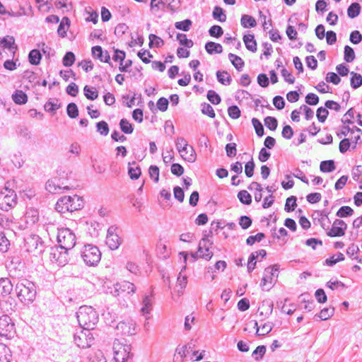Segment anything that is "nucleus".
<instances>
[{
	"label": "nucleus",
	"instance_id": "obj_1",
	"mask_svg": "<svg viewBox=\"0 0 362 362\" xmlns=\"http://www.w3.org/2000/svg\"><path fill=\"white\" fill-rule=\"evenodd\" d=\"M15 291L18 300L25 305L32 304L35 300L37 295L36 286L33 282L26 279L18 281Z\"/></svg>",
	"mask_w": 362,
	"mask_h": 362
},
{
	"label": "nucleus",
	"instance_id": "obj_2",
	"mask_svg": "<svg viewBox=\"0 0 362 362\" xmlns=\"http://www.w3.org/2000/svg\"><path fill=\"white\" fill-rule=\"evenodd\" d=\"M76 315L79 325L83 330L93 329L98 322V314L91 306H81Z\"/></svg>",
	"mask_w": 362,
	"mask_h": 362
},
{
	"label": "nucleus",
	"instance_id": "obj_3",
	"mask_svg": "<svg viewBox=\"0 0 362 362\" xmlns=\"http://www.w3.org/2000/svg\"><path fill=\"white\" fill-rule=\"evenodd\" d=\"M83 206L82 198L78 195L64 196L57 202L55 209L61 213L73 212L81 209Z\"/></svg>",
	"mask_w": 362,
	"mask_h": 362
},
{
	"label": "nucleus",
	"instance_id": "obj_4",
	"mask_svg": "<svg viewBox=\"0 0 362 362\" xmlns=\"http://www.w3.org/2000/svg\"><path fill=\"white\" fill-rule=\"evenodd\" d=\"M81 256L86 265L95 266L100 261L101 252L97 246L86 245L81 250Z\"/></svg>",
	"mask_w": 362,
	"mask_h": 362
},
{
	"label": "nucleus",
	"instance_id": "obj_5",
	"mask_svg": "<svg viewBox=\"0 0 362 362\" xmlns=\"http://www.w3.org/2000/svg\"><path fill=\"white\" fill-rule=\"evenodd\" d=\"M57 242L62 249L69 250L76 245V235L68 228L58 230Z\"/></svg>",
	"mask_w": 362,
	"mask_h": 362
},
{
	"label": "nucleus",
	"instance_id": "obj_6",
	"mask_svg": "<svg viewBox=\"0 0 362 362\" xmlns=\"http://www.w3.org/2000/svg\"><path fill=\"white\" fill-rule=\"evenodd\" d=\"M18 197L15 191L5 188L0 192V209L8 211L17 204Z\"/></svg>",
	"mask_w": 362,
	"mask_h": 362
},
{
	"label": "nucleus",
	"instance_id": "obj_7",
	"mask_svg": "<svg viewBox=\"0 0 362 362\" xmlns=\"http://www.w3.org/2000/svg\"><path fill=\"white\" fill-rule=\"evenodd\" d=\"M26 250L37 256L45 251V245L41 238L37 235H31L25 239Z\"/></svg>",
	"mask_w": 362,
	"mask_h": 362
},
{
	"label": "nucleus",
	"instance_id": "obj_8",
	"mask_svg": "<svg viewBox=\"0 0 362 362\" xmlns=\"http://www.w3.org/2000/svg\"><path fill=\"white\" fill-rule=\"evenodd\" d=\"M279 266L274 264L267 267L264 269L263 277L261 280L260 286L263 290L269 291L276 279L278 277Z\"/></svg>",
	"mask_w": 362,
	"mask_h": 362
},
{
	"label": "nucleus",
	"instance_id": "obj_9",
	"mask_svg": "<svg viewBox=\"0 0 362 362\" xmlns=\"http://www.w3.org/2000/svg\"><path fill=\"white\" fill-rule=\"evenodd\" d=\"M16 334L15 324L8 315L0 317V336L11 339Z\"/></svg>",
	"mask_w": 362,
	"mask_h": 362
},
{
	"label": "nucleus",
	"instance_id": "obj_10",
	"mask_svg": "<svg viewBox=\"0 0 362 362\" xmlns=\"http://www.w3.org/2000/svg\"><path fill=\"white\" fill-rule=\"evenodd\" d=\"M68 251L62 249V247H51L49 251L50 261L61 267L66 265L69 262Z\"/></svg>",
	"mask_w": 362,
	"mask_h": 362
},
{
	"label": "nucleus",
	"instance_id": "obj_11",
	"mask_svg": "<svg viewBox=\"0 0 362 362\" xmlns=\"http://www.w3.org/2000/svg\"><path fill=\"white\" fill-rule=\"evenodd\" d=\"M136 291V286L134 284L123 281L118 282L114 286V291L111 293L115 296H126L134 293Z\"/></svg>",
	"mask_w": 362,
	"mask_h": 362
},
{
	"label": "nucleus",
	"instance_id": "obj_12",
	"mask_svg": "<svg viewBox=\"0 0 362 362\" xmlns=\"http://www.w3.org/2000/svg\"><path fill=\"white\" fill-rule=\"evenodd\" d=\"M176 148L178 152L180 153L182 158L185 160L193 163L196 160L197 155L196 152L192 146H189L190 153L189 156H185L182 154V153L187 151V147L188 146V144L187 141L183 137H178L175 141Z\"/></svg>",
	"mask_w": 362,
	"mask_h": 362
},
{
	"label": "nucleus",
	"instance_id": "obj_13",
	"mask_svg": "<svg viewBox=\"0 0 362 362\" xmlns=\"http://www.w3.org/2000/svg\"><path fill=\"white\" fill-rule=\"evenodd\" d=\"M74 341L77 346L82 349L88 348L94 341L93 336L90 331H81L74 335Z\"/></svg>",
	"mask_w": 362,
	"mask_h": 362
},
{
	"label": "nucleus",
	"instance_id": "obj_14",
	"mask_svg": "<svg viewBox=\"0 0 362 362\" xmlns=\"http://www.w3.org/2000/svg\"><path fill=\"white\" fill-rule=\"evenodd\" d=\"M209 242V240L207 238V235H205L199 242L197 252L192 253V257L194 260L198 257L205 259L206 260L211 259L213 253L209 251V246L207 245Z\"/></svg>",
	"mask_w": 362,
	"mask_h": 362
},
{
	"label": "nucleus",
	"instance_id": "obj_15",
	"mask_svg": "<svg viewBox=\"0 0 362 362\" xmlns=\"http://www.w3.org/2000/svg\"><path fill=\"white\" fill-rule=\"evenodd\" d=\"M130 346L124 345L115 351L114 359L116 362H125L131 360L133 354L131 353Z\"/></svg>",
	"mask_w": 362,
	"mask_h": 362
},
{
	"label": "nucleus",
	"instance_id": "obj_16",
	"mask_svg": "<svg viewBox=\"0 0 362 362\" xmlns=\"http://www.w3.org/2000/svg\"><path fill=\"white\" fill-rule=\"evenodd\" d=\"M116 329L123 335H133L136 331V323L132 320L122 321L117 324Z\"/></svg>",
	"mask_w": 362,
	"mask_h": 362
},
{
	"label": "nucleus",
	"instance_id": "obj_17",
	"mask_svg": "<svg viewBox=\"0 0 362 362\" xmlns=\"http://www.w3.org/2000/svg\"><path fill=\"white\" fill-rule=\"evenodd\" d=\"M39 211L37 209L30 207L26 209L24 218L27 226H32L39 221Z\"/></svg>",
	"mask_w": 362,
	"mask_h": 362
},
{
	"label": "nucleus",
	"instance_id": "obj_18",
	"mask_svg": "<svg viewBox=\"0 0 362 362\" xmlns=\"http://www.w3.org/2000/svg\"><path fill=\"white\" fill-rule=\"evenodd\" d=\"M59 180L54 179V180H49L46 182L45 188L46 189L52 193V194H57L61 192L62 189H68L69 187H61L59 183Z\"/></svg>",
	"mask_w": 362,
	"mask_h": 362
},
{
	"label": "nucleus",
	"instance_id": "obj_19",
	"mask_svg": "<svg viewBox=\"0 0 362 362\" xmlns=\"http://www.w3.org/2000/svg\"><path fill=\"white\" fill-rule=\"evenodd\" d=\"M13 285L8 278L0 279V294L3 296H7L13 291Z\"/></svg>",
	"mask_w": 362,
	"mask_h": 362
},
{
	"label": "nucleus",
	"instance_id": "obj_20",
	"mask_svg": "<svg viewBox=\"0 0 362 362\" xmlns=\"http://www.w3.org/2000/svg\"><path fill=\"white\" fill-rule=\"evenodd\" d=\"M152 310V295L146 296L143 300V306L141 309V312L146 317V320H148L151 318V311Z\"/></svg>",
	"mask_w": 362,
	"mask_h": 362
},
{
	"label": "nucleus",
	"instance_id": "obj_21",
	"mask_svg": "<svg viewBox=\"0 0 362 362\" xmlns=\"http://www.w3.org/2000/svg\"><path fill=\"white\" fill-rule=\"evenodd\" d=\"M195 342L193 340H191L187 344L182 346H177L175 352L180 356L182 358H184L189 351H192L195 348Z\"/></svg>",
	"mask_w": 362,
	"mask_h": 362
},
{
	"label": "nucleus",
	"instance_id": "obj_22",
	"mask_svg": "<svg viewBox=\"0 0 362 362\" xmlns=\"http://www.w3.org/2000/svg\"><path fill=\"white\" fill-rule=\"evenodd\" d=\"M205 49L209 54H221L223 52V47L221 44L212 41L205 44Z\"/></svg>",
	"mask_w": 362,
	"mask_h": 362
},
{
	"label": "nucleus",
	"instance_id": "obj_23",
	"mask_svg": "<svg viewBox=\"0 0 362 362\" xmlns=\"http://www.w3.org/2000/svg\"><path fill=\"white\" fill-rule=\"evenodd\" d=\"M11 351L6 345L0 343V362H11Z\"/></svg>",
	"mask_w": 362,
	"mask_h": 362
},
{
	"label": "nucleus",
	"instance_id": "obj_24",
	"mask_svg": "<svg viewBox=\"0 0 362 362\" xmlns=\"http://www.w3.org/2000/svg\"><path fill=\"white\" fill-rule=\"evenodd\" d=\"M105 242L109 248L112 250L117 249L121 244L120 238L117 234L107 235Z\"/></svg>",
	"mask_w": 362,
	"mask_h": 362
},
{
	"label": "nucleus",
	"instance_id": "obj_25",
	"mask_svg": "<svg viewBox=\"0 0 362 362\" xmlns=\"http://www.w3.org/2000/svg\"><path fill=\"white\" fill-rule=\"evenodd\" d=\"M243 41L245 45L246 48L252 52H255L257 51V42L255 40V36L252 34H247L243 36Z\"/></svg>",
	"mask_w": 362,
	"mask_h": 362
},
{
	"label": "nucleus",
	"instance_id": "obj_26",
	"mask_svg": "<svg viewBox=\"0 0 362 362\" xmlns=\"http://www.w3.org/2000/svg\"><path fill=\"white\" fill-rule=\"evenodd\" d=\"M2 47L8 49L10 51L15 52L17 49V46L15 45V39L13 36L6 35L1 38Z\"/></svg>",
	"mask_w": 362,
	"mask_h": 362
},
{
	"label": "nucleus",
	"instance_id": "obj_27",
	"mask_svg": "<svg viewBox=\"0 0 362 362\" xmlns=\"http://www.w3.org/2000/svg\"><path fill=\"white\" fill-rule=\"evenodd\" d=\"M12 99L16 104L23 105L28 101V96L25 92L21 90H16L12 94Z\"/></svg>",
	"mask_w": 362,
	"mask_h": 362
},
{
	"label": "nucleus",
	"instance_id": "obj_28",
	"mask_svg": "<svg viewBox=\"0 0 362 362\" xmlns=\"http://www.w3.org/2000/svg\"><path fill=\"white\" fill-rule=\"evenodd\" d=\"M241 25L245 28H254L257 25L256 20L254 17L250 15L244 14L240 19Z\"/></svg>",
	"mask_w": 362,
	"mask_h": 362
},
{
	"label": "nucleus",
	"instance_id": "obj_29",
	"mask_svg": "<svg viewBox=\"0 0 362 362\" xmlns=\"http://www.w3.org/2000/svg\"><path fill=\"white\" fill-rule=\"evenodd\" d=\"M228 59L231 64L238 71H241L243 70L245 62L241 57L234 54L230 53L228 54Z\"/></svg>",
	"mask_w": 362,
	"mask_h": 362
},
{
	"label": "nucleus",
	"instance_id": "obj_30",
	"mask_svg": "<svg viewBox=\"0 0 362 362\" xmlns=\"http://www.w3.org/2000/svg\"><path fill=\"white\" fill-rule=\"evenodd\" d=\"M42 59V54L40 52L34 49H32L28 54V61L32 65H38Z\"/></svg>",
	"mask_w": 362,
	"mask_h": 362
},
{
	"label": "nucleus",
	"instance_id": "obj_31",
	"mask_svg": "<svg viewBox=\"0 0 362 362\" xmlns=\"http://www.w3.org/2000/svg\"><path fill=\"white\" fill-rule=\"evenodd\" d=\"M216 78L219 83L225 86L230 85L232 81L230 74L226 71H218L216 72Z\"/></svg>",
	"mask_w": 362,
	"mask_h": 362
},
{
	"label": "nucleus",
	"instance_id": "obj_32",
	"mask_svg": "<svg viewBox=\"0 0 362 362\" xmlns=\"http://www.w3.org/2000/svg\"><path fill=\"white\" fill-rule=\"evenodd\" d=\"M70 25V20L68 17H64L60 22L58 29L57 33L60 37H64L66 35V30Z\"/></svg>",
	"mask_w": 362,
	"mask_h": 362
},
{
	"label": "nucleus",
	"instance_id": "obj_33",
	"mask_svg": "<svg viewBox=\"0 0 362 362\" xmlns=\"http://www.w3.org/2000/svg\"><path fill=\"white\" fill-rule=\"evenodd\" d=\"M335 168V163L333 160H323L320 165V170L322 173H331L334 171Z\"/></svg>",
	"mask_w": 362,
	"mask_h": 362
},
{
	"label": "nucleus",
	"instance_id": "obj_34",
	"mask_svg": "<svg viewBox=\"0 0 362 362\" xmlns=\"http://www.w3.org/2000/svg\"><path fill=\"white\" fill-rule=\"evenodd\" d=\"M361 8V5L358 3H352L347 8L348 16L351 18L357 17L360 14Z\"/></svg>",
	"mask_w": 362,
	"mask_h": 362
},
{
	"label": "nucleus",
	"instance_id": "obj_35",
	"mask_svg": "<svg viewBox=\"0 0 362 362\" xmlns=\"http://www.w3.org/2000/svg\"><path fill=\"white\" fill-rule=\"evenodd\" d=\"M83 93L86 98L90 100H95L98 97V91L95 87L85 86Z\"/></svg>",
	"mask_w": 362,
	"mask_h": 362
},
{
	"label": "nucleus",
	"instance_id": "obj_36",
	"mask_svg": "<svg viewBox=\"0 0 362 362\" xmlns=\"http://www.w3.org/2000/svg\"><path fill=\"white\" fill-rule=\"evenodd\" d=\"M11 245L10 241L8 240L4 231H0V252H6L8 250Z\"/></svg>",
	"mask_w": 362,
	"mask_h": 362
},
{
	"label": "nucleus",
	"instance_id": "obj_37",
	"mask_svg": "<svg viewBox=\"0 0 362 362\" xmlns=\"http://www.w3.org/2000/svg\"><path fill=\"white\" fill-rule=\"evenodd\" d=\"M334 308H325L319 314L315 315V317H319L321 320H326L334 315Z\"/></svg>",
	"mask_w": 362,
	"mask_h": 362
},
{
	"label": "nucleus",
	"instance_id": "obj_38",
	"mask_svg": "<svg viewBox=\"0 0 362 362\" xmlns=\"http://www.w3.org/2000/svg\"><path fill=\"white\" fill-rule=\"evenodd\" d=\"M149 39V47L151 48L153 46L159 48L161 47L164 45V41L158 36L154 34H150L148 36Z\"/></svg>",
	"mask_w": 362,
	"mask_h": 362
},
{
	"label": "nucleus",
	"instance_id": "obj_39",
	"mask_svg": "<svg viewBox=\"0 0 362 362\" xmlns=\"http://www.w3.org/2000/svg\"><path fill=\"white\" fill-rule=\"evenodd\" d=\"M351 75L352 76L351 78V86L354 89H356L362 86V76L360 74L355 73L351 71Z\"/></svg>",
	"mask_w": 362,
	"mask_h": 362
},
{
	"label": "nucleus",
	"instance_id": "obj_40",
	"mask_svg": "<svg viewBox=\"0 0 362 362\" xmlns=\"http://www.w3.org/2000/svg\"><path fill=\"white\" fill-rule=\"evenodd\" d=\"M238 198L243 204L249 205L252 203V196L246 190L240 191L238 194Z\"/></svg>",
	"mask_w": 362,
	"mask_h": 362
},
{
	"label": "nucleus",
	"instance_id": "obj_41",
	"mask_svg": "<svg viewBox=\"0 0 362 362\" xmlns=\"http://www.w3.org/2000/svg\"><path fill=\"white\" fill-rule=\"evenodd\" d=\"M212 16L214 19L218 20L220 22L223 23L226 21V16L224 13L223 8L218 6L214 7Z\"/></svg>",
	"mask_w": 362,
	"mask_h": 362
},
{
	"label": "nucleus",
	"instance_id": "obj_42",
	"mask_svg": "<svg viewBox=\"0 0 362 362\" xmlns=\"http://www.w3.org/2000/svg\"><path fill=\"white\" fill-rule=\"evenodd\" d=\"M192 22L189 19H185L182 21H178L175 23V27L177 30H180L185 32L189 31L192 26Z\"/></svg>",
	"mask_w": 362,
	"mask_h": 362
},
{
	"label": "nucleus",
	"instance_id": "obj_43",
	"mask_svg": "<svg viewBox=\"0 0 362 362\" xmlns=\"http://www.w3.org/2000/svg\"><path fill=\"white\" fill-rule=\"evenodd\" d=\"M354 210L349 206H343L337 211L336 216L339 218H345L352 216Z\"/></svg>",
	"mask_w": 362,
	"mask_h": 362
},
{
	"label": "nucleus",
	"instance_id": "obj_44",
	"mask_svg": "<svg viewBox=\"0 0 362 362\" xmlns=\"http://www.w3.org/2000/svg\"><path fill=\"white\" fill-rule=\"evenodd\" d=\"M345 231L346 230H344L341 227L332 225V228L327 232V235L329 237H341L345 234Z\"/></svg>",
	"mask_w": 362,
	"mask_h": 362
},
{
	"label": "nucleus",
	"instance_id": "obj_45",
	"mask_svg": "<svg viewBox=\"0 0 362 362\" xmlns=\"http://www.w3.org/2000/svg\"><path fill=\"white\" fill-rule=\"evenodd\" d=\"M119 127L122 132L127 134H132L134 131L132 124L127 119H122L120 120Z\"/></svg>",
	"mask_w": 362,
	"mask_h": 362
},
{
	"label": "nucleus",
	"instance_id": "obj_46",
	"mask_svg": "<svg viewBox=\"0 0 362 362\" xmlns=\"http://www.w3.org/2000/svg\"><path fill=\"white\" fill-rule=\"evenodd\" d=\"M252 124L255 128L257 135L259 137H262L264 134V129L261 122L257 118H252Z\"/></svg>",
	"mask_w": 362,
	"mask_h": 362
},
{
	"label": "nucleus",
	"instance_id": "obj_47",
	"mask_svg": "<svg viewBox=\"0 0 362 362\" xmlns=\"http://www.w3.org/2000/svg\"><path fill=\"white\" fill-rule=\"evenodd\" d=\"M177 40L179 41L181 45H183L187 48H190L193 46L194 43L192 40L187 39V35L183 33H177Z\"/></svg>",
	"mask_w": 362,
	"mask_h": 362
},
{
	"label": "nucleus",
	"instance_id": "obj_48",
	"mask_svg": "<svg viewBox=\"0 0 362 362\" xmlns=\"http://www.w3.org/2000/svg\"><path fill=\"white\" fill-rule=\"evenodd\" d=\"M296 200L297 199L294 196H291L287 198L284 207L285 211L287 212L293 211L297 206Z\"/></svg>",
	"mask_w": 362,
	"mask_h": 362
},
{
	"label": "nucleus",
	"instance_id": "obj_49",
	"mask_svg": "<svg viewBox=\"0 0 362 362\" xmlns=\"http://www.w3.org/2000/svg\"><path fill=\"white\" fill-rule=\"evenodd\" d=\"M355 52L353 48H351L349 45H346L344 47V59L346 62H352L355 59Z\"/></svg>",
	"mask_w": 362,
	"mask_h": 362
},
{
	"label": "nucleus",
	"instance_id": "obj_50",
	"mask_svg": "<svg viewBox=\"0 0 362 362\" xmlns=\"http://www.w3.org/2000/svg\"><path fill=\"white\" fill-rule=\"evenodd\" d=\"M344 256L342 253L339 252L336 255H333L325 260V264L328 266L332 267L339 262L343 261Z\"/></svg>",
	"mask_w": 362,
	"mask_h": 362
},
{
	"label": "nucleus",
	"instance_id": "obj_51",
	"mask_svg": "<svg viewBox=\"0 0 362 362\" xmlns=\"http://www.w3.org/2000/svg\"><path fill=\"white\" fill-rule=\"evenodd\" d=\"M272 323H264V325L260 326V332L259 328H257V331H256V334L258 336H265L268 334L272 330Z\"/></svg>",
	"mask_w": 362,
	"mask_h": 362
},
{
	"label": "nucleus",
	"instance_id": "obj_52",
	"mask_svg": "<svg viewBox=\"0 0 362 362\" xmlns=\"http://www.w3.org/2000/svg\"><path fill=\"white\" fill-rule=\"evenodd\" d=\"M264 124L270 130L274 131L277 128L278 121L274 117L267 116L264 118Z\"/></svg>",
	"mask_w": 362,
	"mask_h": 362
},
{
	"label": "nucleus",
	"instance_id": "obj_53",
	"mask_svg": "<svg viewBox=\"0 0 362 362\" xmlns=\"http://www.w3.org/2000/svg\"><path fill=\"white\" fill-rule=\"evenodd\" d=\"M66 112L70 118H76L78 115V110L77 105L74 103H69L66 107Z\"/></svg>",
	"mask_w": 362,
	"mask_h": 362
},
{
	"label": "nucleus",
	"instance_id": "obj_54",
	"mask_svg": "<svg viewBox=\"0 0 362 362\" xmlns=\"http://www.w3.org/2000/svg\"><path fill=\"white\" fill-rule=\"evenodd\" d=\"M75 62V55L72 52H67L63 57V65L69 67L74 64Z\"/></svg>",
	"mask_w": 362,
	"mask_h": 362
},
{
	"label": "nucleus",
	"instance_id": "obj_55",
	"mask_svg": "<svg viewBox=\"0 0 362 362\" xmlns=\"http://www.w3.org/2000/svg\"><path fill=\"white\" fill-rule=\"evenodd\" d=\"M97 132L103 136H107L109 133V126L105 121H100L96 123Z\"/></svg>",
	"mask_w": 362,
	"mask_h": 362
},
{
	"label": "nucleus",
	"instance_id": "obj_56",
	"mask_svg": "<svg viewBox=\"0 0 362 362\" xmlns=\"http://www.w3.org/2000/svg\"><path fill=\"white\" fill-rule=\"evenodd\" d=\"M329 115V111L327 110V108L320 107L317 110V118L320 122H325V120L327 118V116Z\"/></svg>",
	"mask_w": 362,
	"mask_h": 362
},
{
	"label": "nucleus",
	"instance_id": "obj_57",
	"mask_svg": "<svg viewBox=\"0 0 362 362\" xmlns=\"http://www.w3.org/2000/svg\"><path fill=\"white\" fill-rule=\"evenodd\" d=\"M210 36L218 38L223 34V30L220 25H214L209 30Z\"/></svg>",
	"mask_w": 362,
	"mask_h": 362
},
{
	"label": "nucleus",
	"instance_id": "obj_58",
	"mask_svg": "<svg viewBox=\"0 0 362 362\" xmlns=\"http://www.w3.org/2000/svg\"><path fill=\"white\" fill-rule=\"evenodd\" d=\"M207 98L214 105H218L221 101L219 95L213 90H210L208 91Z\"/></svg>",
	"mask_w": 362,
	"mask_h": 362
},
{
	"label": "nucleus",
	"instance_id": "obj_59",
	"mask_svg": "<svg viewBox=\"0 0 362 362\" xmlns=\"http://www.w3.org/2000/svg\"><path fill=\"white\" fill-rule=\"evenodd\" d=\"M61 107L60 104L54 103L51 100H49L45 104L44 108L45 111L49 112H55Z\"/></svg>",
	"mask_w": 362,
	"mask_h": 362
},
{
	"label": "nucleus",
	"instance_id": "obj_60",
	"mask_svg": "<svg viewBox=\"0 0 362 362\" xmlns=\"http://www.w3.org/2000/svg\"><path fill=\"white\" fill-rule=\"evenodd\" d=\"M265 238L263 233H258L255 235H250L246 240V243L248 245H252L255 242H260Z\"/></svg>",
	"mask_w": 362,
	"mask_h": 362
},
{
	"label": "nucleus",
	"instance_id": "obj_61",
	"mask_svg": "<svg viewBox=\"0 0 362 362\" xmlns=\"http://www.w3.org/2000/svg\"><path fill=\"white\" fill-rule=\"evenodd\" d=\"M202 112L211 118H214L216 115L211 105L206 103L202 104Z\"/></svg>",
	"mask_w": 362,
	"mask_h": 362
},
{
	"label": "nucleus",
	"instance_id": "obj_62",
	"mask_svg": "<svg viewBox=\"0 0 362 362\" xmlns=\"http://www.w3.org/2000/svg\"><path fill=\"white\" fill-rule=\"evenodd\" d=\"M128 174L132 180H137L141 174V168L139 166L136 168L129 166L128 168Z\"/></svg>",
	"mask_w": 362,
	"mask_h": 362
},
{
	"label": "nucleus",
	"instance_id": "obj_63",
	"mask_svg": "<svg viewBox=\"0 0 362 362\" xmlns=\"http://www.w3.org/2000/svg\"><path fill=\"white\" fill-rule=\"evenodd\" d=\"M228 113L232 119H238L240 117V110L237 105L230 106L228 109Z\"/></svg>",
	"mask_w": 362,
	"mask_h": 362
},
{
	"label": "nucleus",
	"instance_id": "obj_64",
	"mask_svg": "<svg viewBox=\"0 0 362 362\" xmlns=\"http://www.w3.org/2000/svg\"><path fill=\"white\" fill-rule=\"evenodd\" d=\"M349 40L351 43L358 45L362 41V35L358 30L352 31L350 34Z\"/></svg>",
	"mask_w": 362,
	"mask_h": 362
}]
</instances>
